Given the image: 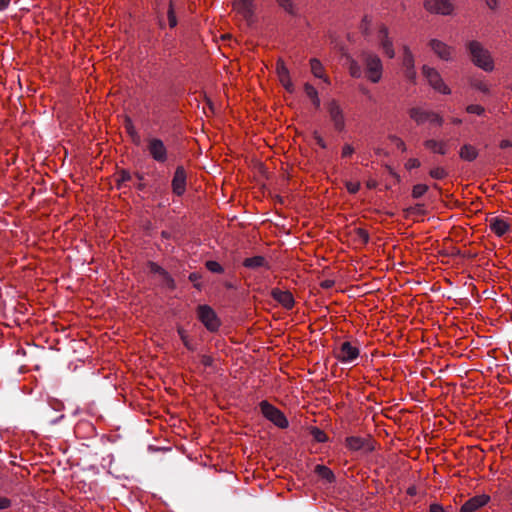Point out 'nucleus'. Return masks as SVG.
Listing matches in <instances>:
<instances>
[{"instance_id":"48","label":"nucleus","mask_w":512,"mask_h":512,"mask_svg":"<svg viewBox=\"0 0 512 512\" xmlns=\"http://www.w3.org/2000/svg\"><path fill=\"white\" fill-rule=\"evenodd\" d=\"M429 121H431L432 123H435V124L441 126L443 124L444 120H443V118L440 115L432 112V115L430 116Z\"/></svg>"},{"instance_id":"49","label":"nucleus","mask_w":512,"mask_h":512,"mask_svg":"<svg viewBox=\"0 0 512 512\" xmlns=\"http://www.w3.org/2000/svg\"><path fill=\"white\" fill-rule=\"evenodd\" d=\"M201 363L205 367H211L212 364H213V358L211 356H208V355H202L201 356Z\"/></svg>"},{"instance_id":"56","label":"nucleus","mask_w":512,"mask_h":512,"mask_svg":"<svg viewBox=\"0 0 512 512\" xmlns=\"http://www.w3.org/2000/svg\"><path fill=\"white\" fill-rule=\"evenodd\" d=\"M9 5V0H0V11L5 10Z\"/></svg>"},{"instance_id":"33","label":"nucleus","mask_w":512,"mask_h":512,"mask_svg":"<svg viewBox=\"0 0 512 512\" xmlns=\"http://www.w3.org/2000/svg\"><path fill=\"white\" fill-rule=\"evenodd\" d=\"M466 111L471 114H477L479 116L483 115L485 113V108L481 105L477 104H470L466 107Z\"/></svg>"},{"instance_id":"54","label":"nucleus","mask_w":512,"mask_h":512,"mask_svg":"<svg viewBox=\"0 0 512 512\" xmlns=\"http://www.w3.org/2000/svg\"><path fill=\"white\" fill-rule=\"evenodd\" d=\"M485 2L490 9H496L498 6V0H485Z\"/></svg>"},{"instance_id":"13","label":"nucleus","mask_w":512,"mask_h":512,"mask_svg":"<svg viewBox=\"0 0 512 512\" xmlns=\"http://www.w3.org/2000/svg\"><path fill=\"white\" fill-rule=\"evenodd\" d=\"M490 500V496L486 494L476 495L468 499L460 509V512H475L485 506Z\"/></svg>"},{"instance_id":"26","label":"nucleus","mask_w":512,"mask_h":512,"mask_svg":"<svg viewBox=\"0 0 512 512\" xmlns=\"http://www.w3.org/2000/svg\"><path fill=\"white\" fill-rule=\"evenodd\" d=\"M404 69L406 68H412L414 67V57L412 52L408 47H404V55H403V61H402Z\"/></svg>"},{"instance_id":"55","label":"nucleus","mask_w":512,"mask_h":512,"mask_svg":"<svg viewBox=\"0 0 512 512\" xmlns=\"http://www.w3.org/2000/svg\"><path fill=\"white\" fill-rule=\"evenodd\" d=\"M511 146H512L511 141H509V140H507V139L502 140V141L500 142V148H501V149H507V148H509V147H511Z\"/></svg>"},{"instance_id":"19","label":"nucleus","mask_w":512,"mask_h":512,"mask_svg":"<svg viewBox=\"0 0 512 512\" xmlns=\"http://www.w3.org/2000/svg\"><path fill=\"white\" fill-rule=\"evenodd\" d=\"M243 266L249 269H258L263 267L269 270L271 268L266 258L260 255L244 259Z\"/></svg>"},{"instance_id":"41","label":"nucleus","mask_w":512,"mask_h":512,"mask_svg":"<svg viewBox=\"0 0 512 512\" xmlns=\"http://www.w3.org/2000/svg\"><path fill=\"white\" fill-rule=\"evenodd\" d=\"M346 188H347L349 193L355 194L360 189V183L359 182L348 181V182H346Z\"/></svg>"},{"instance_id":"2","label":"nucleus","mask_w":512,"mask_h":512,"mask_svg":"<svg viewBox=\"0 0 512 512\" xmlns=\"http://www.w3.org/2000/svg\"><path fill=\"white\" fill-rule=\"evenodd\" d=\"M361 61L365 66L367 78L372 83H378L383 72L382 61L379 56L375 53L364 51L361 54Z\"/></svg>"},{"instance_id":"47","label":"nucleus","mask_w":512,"mask_h":512,"mask_svg":"<svg viewBox=\"0 0 512 512\" xmlns=\"http://www.w3.org/2000/svg\"><path fill=\"white\" fill-rule=\"evenodd\" d=\"M200 278H201V275H200V274H198V273H191V274L189 275V280H190L191 282H193V283H194V286H195L197 289H200V284L198 283V281L200 280Z\"/></svg>"},{"instance_id":"18","label":"nucleus","mask_w":512,"mask_h":512,"mask_svg":"<svg viewBox=\"0 0 512 512\" xmlns=\"http://www.w3.org/2000/svg\"><path fill=\"white\" fill-rule=\"evenodd\" d=\"M425 148L431 150L434 153L440 154V155H446L448 153V142L441 140H435V139H428L424 141Z\"/></svg>"},{"instance_id":"57","label":"nucleus","mask_w":512,"mask_h":512,"mask_svg":"<svg viewBox=\"0 0 512 512\" xmlns=\"http://www.w3.org/2000/svg\"><path fill=\"white\" fill-rule=\"evenodd\" d=\"M452 122H453V124L459 125V124H461V123H462V120H461V119H459V118H454V119L452 120Z\"/></svg>"},{"instance_id":"16","label":"nucleus","mask_w":512,"mask_h":512,"mask_svg":"<svg viewBox=\"0 0 512 512\" xmlns=\"http://www.w3.org/2000/svg\"><path fill=\"white\" fill-rule=\"evenodd\" d=\"M429 46L440 59L445 61L451 60L453 50L444 42L437 39H432L429 42Z\"/></svg>"},{"instance_id":"30","label":"nucleus","mask_w":512,"mask_h":512,"mask_svg":"<svg viewBox=\"0 0 512 512\" xmlns=\"http://www.w3.org/2000/svg\"><path fill=\"white\" fill-rule=\"evenodd\" d=\"M429 175L434 179L441 180L444 179L448 175V173L442 167H435L430 170Z\"/></svg>"},{"instance_id":"6","label":"nucleus","mask_w":512,"mask_h":512,"mask_svg":"<svg viewBox=\"0 0 512 512\" xmlns=\"http://www.w3.org/2000/svg\"><path fill=\"white\" fill-rule=\"evenodd\" d=\"M346 447L351 451H360L367 454L375 449V444L369 437L350 436L346 438Z\"/></svg>"},{"instance_id":"11","label":"nucleus","mask_w":512,"mask_h":512,"mask_svg":"<svg viewBox=\"0 0 512 512\" xmlns=\"http://www.w3.org/2000/svg\"><path fill=\"white\" fill-rule=\"evenodd\" d=\"M379 45L382 48L384 54L389 58H394L395 51L393 48V42L389 36V29L385 25H381L378 30Z\"/></svg>"},{"instance_id":"52","label":"nucleus","mask_w":512,"mask_h":512,"mask_svg":"<svg viewBox=\"0 0 512 512\" xmlns=\"http://www.w3.org/2000/svg\"><path fill=\"white\" fill-rule=\"evenodd\" d=\"M126 171L122 170V176L121 178L117 179V186L120 189L122 186H125L126 177H125Z\"/></svg>"},{"instance_id":"40","label":"nucleus","mask_w":512,"mask_h":512,"mask_svg":"<svg viewBox=\"0 0 512 512\" xmlns=\"http://www.w3.org/2000/svg\"><path fill=\"white\" fill-rule=\"evenodd\" d=\"M313 138L319 147H321L322 149L327 148V144H326L325 140L322 138V136L319 134L318 131L315 130L313 132Z\"/></svg>"},{"instance_id":"28","label":"nucleus","mask_w":512,"mask_h":512,"mask_svg":"<svg viewBox=\"0 0 512 512\" xmlns=\"http://www.w3.org/2000/svg\"><path fill=\"white\" fill-rule=\"evenodd\" d=\"M428 190V186L426 184H416L412 189V196L415 199L422 197Z\"/></svg>"},{"instance_id":"23","label":"nucleus","mask_w":512,"mask_h":512,"mask_svg":"<svg viewBox=\"0 0 512 512\" xmlns=\"http://www.w3.org/2000/svg\"><path fill=\"white\" fill-rule=\"evenodd\" d=\"M304 90L307 97L311 100L312 104L316 109L320 108V98L318 96V91L309 83H305Z\"/></svg>"},{"instance_id":"42","label":"nucleus","mask_w":512,"mask_h":512,"mask_svg":"<svg viewBox=\"0 0 512 512\" xmlns=\"http://www.w3.org/2000/svg\"><path fill=\"white\" fill-rule=\"evenodd\" d=\"M149 270L151 273L158 274L159 276H162V274L166 271L161 266L153 262L149 263Z\"/></svg>"},{"instance_id":"29","label":"nucleus","mask_w":512,"mask_h":512,"mask_svg":"<svg viewBox=\"0 0 512 512\" xmlns=\"http://www.w3.org/2000/svg\"><path fill=\"white\" fill-rule=\"evenodd\" d=\"M161 284L164 287H167L168 289H174L175 288V281L173 278L168 274L167 271H165L162 276H160Z\"/></svg>"},{"instance_id":"8","label":"nucleus","mask_w":512,"mask_h":512,"mask_svg":"<svg viewBox=\"0 0 512 512\" xmlns=\"http://www.w3.org/2000/svg\"><path fill=\"white\" fill-rule=\"evenodd\" d=\"M422 72L426 79L428 80L429 84L437 91L443 93V94H450L451 90L450 88L443 82L440 74L437 70L434 68H431L427 65H424L422 67Z\"/></svg>"},{"instance_id":"51","label":"nucleus","mask_w":512,"mask_h":512,"mask_svg":"<svg viewBox=\"0 0 512 512\" xmlns=\"http://www.w3.org/2000/svg\"><path fill=\"white\" fill-rule=\"evenodd\" d=\"M335 284V281L334 280H331V279H326V280H323L321 283H320V286L321 288L323 289H330L334 286Z\"/></svg>"},{"instance_id":"14","label":"nucleus","mask_w":512,"mask_h":512,"mask_svg":"<svg viewBox=\"0 0 512 512\" xmlns=\"http://www.w3.org/2000/svg\"><path fill=\"white\" fill-rule=\"evenodd\" d=\"M271 296L275 301H277L288 310L292 309L295 304L294 297L290 291H283L278 288H273L271 290Z\"/></svg>"},{"instance_id":"44","label":"nucleus","mask_w":512,"mask_h":512,"mask_svg":"<svg viewBox=\"0 0 512 512\" xmlns=\"http://www.w3.org/2000/svg\"><path fill=\"white\" fill-rule=\"evenodd\" d=\"M474 88H476L477 90L483 92V93H488L489 92V88H488V85L482 81H477L473 84Z\"/></svg>"},{"instance_id":"10","label":"nucleus","mask_w":512,"mask_h":512,"mask_svg":"<svg viewBox=\"0 0 512 512\" xmlns=\"http://www.w3.org/2000/svg\"><path fill=\"white\" fill-rule=\"evenodd\" d=\"M147 149L155 161L164 163L167 160V149L162 140L158 138L150 139Z\"/></svg>"},{"instance_id":"35","label":"nucleus","mask_w":512,"mask_h":512,"mask_svg":"<svg viewBox=\"0 0 512 512\" xmlns=\"http://www.w3.org/2000/svg\"><path fill=\"white\" fill-rule=\"evenodd\" d=\"M178 334H179L184 346L189 350H194V347L191 345V343L188 339V335L183 328H178Z\"/></svg>"},{"instance_id":"45","label":"nucleus","mask_w":512,"mask_h":512,"mask_svg":"<svg viewBox=\"0 0 512 512\" xmlns=\"http://www.w3.org/2000/svg\"><path fill=\"white\" fill-rule=\"evenodd\" d=\"M354 153V148L350 144H345L342 148V157H350Z\"/></svg>"},{"instance_id":"7","label":"nucleus","mask_w":512,"mask_h":512,"mask_svg":"<svg viewBox=\"0 0 512 512\" xmlns=\"http://www.w3.org/2000/svg\"><path fill=\"white\" fill-rule=\"evenodd\" d=\"M327 111L330 119L334 125V128L338 132L345 130V117L343 109L340 107L336 100H331L327 103Z\"/></svg>"},{"instance_id":"50","label":"nucleus","mask_w":512,"mask_h":512,"mask_svg":"<svg viewBox=\"0 0 512 512\" xmlns=\"http://www.w3.org/2000/svg\"><path fill=\"white\" fill-rule=\"evenodd\" d=\"M11 505V501L6 497L0 496V510L7 509Z\"/></svg>"},{"instance_id":"31","label":"nucleus","mask_w":512,"mask_h":512,"mask_svg":"<svg viewBox=\"0 0 512 512\" xmlns=\"http://www.w3.org/2000/svg\"><path fill=\"white\" fill-rule=\"evenodd\" d=\"M205 266L210 272H213V273H222L223 272V267L217 261L209 260L206 262Z\"/></svg>"},{"instance_id":"37","label":"nucleus","mask_w":512,"mask_h":512,"mask_svg":"<svg viewBox=\"0 0 512 512\" xmlns=\"http://www.w3.org/2000/svg\"><path fill=\"white\" fill-rule=\"evenodd\" d=\"M355 233H356L359 241H361V243L366 244L369 242V239H370L369 233L365 229L357 228L355 230Z\"/></svg>"},{"instance_id":"20","label":"nucleus","mask_w":512,"mask_h":512,"mask_svg":"<svg viewBox=\"0 0 512 512\" xmlns=\"http://www.w3.org/2000/svg\"><path fill=\"white\" fill-rule=\"evenodd\" d=\"M459 156L462 160L471 162L478 157V150L471 144H464L460 148Z\"/></svg>"},{"instance_id":"43","label":"nucleus","mask_w":512,"mask_h":512,"mask_svg":"<svg viewBox=\"0 0 512 512\" xmlns=\"http://www.w3.org/2000/svg\"><path fill=\"white\" fill-rule=\"evenodd\" d=\"M405 167L408 170H411V169H414V168H418V167H420V161L418 159H416V158H410L406 162Z\"/></svg>"},{"instance_id":"32","label":"nucleus","mask_w":512,"mask_h":512,"mask_svg":"<svg viewBox=\"0 0 512 512\" xmlns=\"http://www.w3.org/2000/svg\"><path fill=\"white\" fill-rule=\"evenodd\" d=\"M311 433H312L313 438L317 442L323 443V442L327 441V435L325 434L324 431L320 430L319 428H313Z\"/></svg>"},{"instance_id":"38","label":"nucleus","mask_w":512,"mask_h":512,"mask_svg":"<svg viewBox=\"0 0 512 512\" xmlns=\"http://www.w3.org/2000/svg\"><path fill=\"white\" fill-rule=\"evenodd\" d=\"M237 5L242 13L248 14L251 12V1L250 0H238Z\"/></svg>"},{"instance_id":"21","label":"nucleus","mask_w":512,"mask_h":512,"mask_svg":"<svg viewBox=\"0 0 512 512\" xmlns=\"http://www.w3.org/2000/svg\"><path fill=\"white\" fill-rule=\"evenodd\" d=\"M409 115L417 124H423L430 119L432 112L424 111L420 108L414 107L409 110Z\"/></svg>"},{"instance_id":"1","label":"nucleus","mask_w":512,"mask_h":512,"mask_svg":"<svg viewBox=\"0 0 512 512\" xmlns=\"http://www.w3.org/2000/svg\"><path fill=\"white\" fill-rule=\"evenodd\" d=\"M466 47L470 53L472 62L476 66L485 71L493 70V61L490 57V54L480 42L475 40L469 41Z\"/></svg>"},{"instance_id":"9","label":"nucleus","mask_w":512,"mask_h":512,"mask_svg":"<svg viewBox=\"0 0 512 512\" xmlns=\"http://www.w3.org/2000/svg\"><path fill=\"white\" fill-rule=\"evenodd\" d=\"M424 8L433 14L451 15L454 5L450 0H424Z\"/></svg>"},{"instance_id":"15","label":"nucleus","mask_w":512,"mask_h":512,"mask_svg":"<svg viewBox=\"0 0 512 512\" xmlns=\"http://www.w3.org/2000/svg\"><path fill=\"white\" fill-rule=\"evenodd\" d=\"M186 188V172L182 166H178L172 179L173 192L181 196Z\"/></svg>"},{"instance_id":"22","label":"nucleus","mask_w":512,"mask_h":512,"mask_svg":"<svg viewBox=\"0 0 512 512\" xmlns=\"http://www.w3.org/2000/svg\"><path fill=\"white\" fill-rule=\"evenodd\" d=\"M315 473L321 477L322 479L326 480L328 483H333L336 480V477L333 473V471L324 465H316L315 466Z\"/></svg>"},{"instance_id":"12","label":"nucleus","mask_w":512,"mask_h":512,"mask_svg":"<svg viewBox=\"0 0 512 512\" xmlns=\"http://www.w3.org/2000/svg\"><path fill=\"white\" fill-rule=\"evenodd\" d=\"M276 72L279 78L280 83L285 88V90L289 93L294 92V84L290 79L289 70L286 67L284 61L279 59L276 63Z\"/></svg>"},{"instance_id":"4","label":"nucleus","mask_w":512,"mask_h":512,"mask_svg":"<svg viewBox=\"0 0 512 512\" xmlns=\"http://www.w3.org/2000/svg\"><path fill=\"white\" fill-rule=\"evenodd\" d=\"M197 316L205 328L210 332H216L221 325V321L216 312L207 304H202L197 307Z\"/></svg>"},{"instance_id":"58","label":"nucleus","mask_w":512,"mask_h":512,"mask_svg":"<svg viewBox=\"0 0 512 512\" xmlns=\"http://www.w3.org/2000/svg\"><path fill=\"white\" fill-rule=\"evenodd\" d=\"M124 122H125V123H127V122H128V119H127L126 117H125V119H124ZM125 128H127V129H128L127 124H125Z\"/></svg>"},{"instance_id":"3","label":"nucleus","mask_w":512,"mask_h":512,"mask_svg":"<svg viewBox=\"0 0 512 512\" xmlns=\"http://www.w3.org/2000/svg\"><path fill=\"white\" fill-rule=\"evenodd\" d=\"M262 415L281 429L288 427L289 422L284 413L266 400L259 403Z\"/></svg>"},{"instance_id":"36","label":"nucleus","mask_w":512,"mask_h":512,"mask_svg":"<svg viewBox=\"0 0 512 512\" xmlns=\"http://www.w3.org/2000/svg\"><path fill=\"white\" fill-rule=\"evenodd\" d=\"M168 21H169V26L171 28H174L177 25V18H176L175 12H174L172 2L169 3Z\"/></svg>"},{"instance_id":"53","label":"nucleus","mask_w":512,"mask_h":512,"mask_svg":"<svg viewBox=\"0 0 512 512\" xmlns=\"http://www.w3.org/2000/svg\"><path fill=\"white\" fill-rule=\"evenodd\" d=\"M430 512H444V509L440 504L433 503L430 505Z\"/></svg>"},{"instance_id":"5","label":"nucleus","mask_w":512,"mask_h":512,"mask_svg":"<svg viewBox=\"0 0 512 512\" xmlns=\"http://www.w3.org/2000/svg\"><path fill=\"white\" fill-rule=\"evenodd\" d=\"M360 351L358 347L354 346L351 342L345 341L339 344L334 350L335 357L344 364L353 362L359 357Z\"/></svg>"},{"instance_id":"17","label":"nucleus","mask_w":512,"mask_h":512,"mask_svg":"<svg viewBox=\"0 0 512 512\" xmlns=\"http://www.w3.org/2000/svg\"><path fill=\"white\" fill-rule=\"evenodd\" d=\"M489 228L497 236L501 237L510 230V224L504 219L495 217L490 220Z\"/></svg>"},{"instance_id":"27","label":"nucleus","mask_w":512,"mask_h":512,"mask_svg":"<svg viewBox=\"0 0 512 512\" xmlns=\"http://www.w3.org/2000/svg\"><path fill=\"white\" fill-rule=\"evenodd\" d=\"M349 72L354 78H360L362 76V68L360 64L353 59H351L349 63Z\"/></svg>"},{"instance_id":"46","label":"nucleus","mask_w":512,"mask_h":512,"mask_svg":"<svg viewBox=\"0 0 512 512\" xmlns=\"http://www.w3.org/2000/svg\"><path fill=\"white\" fill-rule=\"evenodd\" d=\"M405 77L410 80V81H414L415 78H416V71H415V68L412 67V68H406L405 69Z\"/></svg>"},{"instance_id":"24","label":"nucleus","mask_w":512,"mask_h":512,"mask_svg":"<svg viewBox=\"0 0 512 512\" xmlns=\"http://www.w3.org/2000/svg\"><path fill=\"white\" fill-rule=\"evenodd\" d=\"M310 67H311V72L313 73V75L315 77L324 79L325 82H328V78H324V76L322 74L323 66L318 59L312 58L310 60Z\"/></svg>"},{"instance_id":"25","label":"nucleus","mask_w":512,"mask_h":512,"mask_svg":"<svg viewBox=\"0 0 512 512\" xmlns=\"http://www.w3.org/2000/svg\"><path fill=\"white\" fill-rule=\"evenodd\" d=\"M277 4L288 14L296 15L297 10L293 3V0H275Z\"/></svg>"},{"instance_id":"39","label":"nucleus","mask_w":512,"mask_h":512,"mask_svg":"<svg viewBox=\"0 0 512 512\" xmlns=\"http://www.w3.org/2000/svg\"><path fill=\"white\" fill-rule=\"evenodd\" d=\"M389 139L394 142L397 146L398 149H400L401 151L405 152L407 147L405 145V143L403 142L402 139H400L398 136L396 135H390L389 136Z\"/></svg>"},{"instance_id":"59","label":"nucleus","mask_w":512,"mask_h":512,"mask_svg":"<svg viewBox=\"0 0 512 512\" xmlns=\"http://www.w3.org/2000/svg\"><path fill=\"white\" fill-rule=\"evenodd\" d=\"M129 135H130V138H132V137H133V131H132V129H131V128H130Z\"/></svg>"},{"instance_id":"34","label":"nucleus","mask_w":512,"mask_h":512,"mask_svg":"<svg viewBox=\"0 0 512 512\" xmlns=\"http://www.w3.org/2000/svg\"><path fill=\"white\" fill-rule=\"evenodd\" d=\"M370 25H371V19L368 16H364L362 19V22L360 24V30L362 34L369 35L370 34Z\"/></svg>"}]
</instances>
